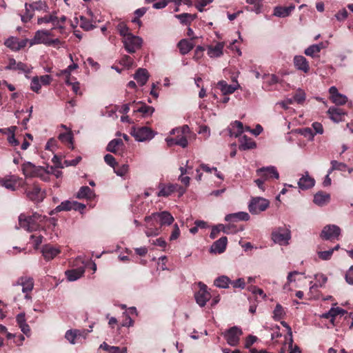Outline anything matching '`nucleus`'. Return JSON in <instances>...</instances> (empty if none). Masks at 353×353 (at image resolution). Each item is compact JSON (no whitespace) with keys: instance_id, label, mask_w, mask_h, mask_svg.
<instances>
[{"instance_id":"f257e3e1","label":"nucleus","mask_w":353,"mask_h":353,"mask_svg":"<svg viewBox=\"0 0 353 353\" xmlns=\"http://www.w3.org/2000/svg\"><path fill=\"white\" fill-rule=\"evenodd\" d=\"M46 221H49L50 223L55 225L56 221L54 219L42 216L37 212H34L32 215H26L23 213L19 216V224L20 227L28 232L37 230L41 223H46Z\"/></svg>"},{"instance_id":"f03ea898","label":"nucleus","mask_w":353,"mask_h":353,"mask_svg":"<svg viewBox=\"0 0 353 353\" xmlns=\"http://www.w3.org/2000/svg\"><path fill=\"white\" fill-rule=\"evenodd\" d=\"M21 169L26 177H39L43 181L50 180V171L42 166H36L27 161L23 163Z\"/></svg>"},{"instance_id":"7ed1b4c3","label":"nucleus","mask_w":353,"mask_h":353,"mask_svg":"<svg viewBox=\"0 0 353 353\" xmlns=\"http://www.w3.org/2000/svg\"><path fill=\"white\" fill-rule=\"evenodd\" d=\"M51 32L48 30H37L32 39L29 40L30 46L35 44L43 43L48 46L55 47L61 44L59 39H50Z\"/></svg>"},{"instance_id":"20e7f679","label":"nucleus","mask_w":353,"mask_h":353,"mask_svg":"<svg viewBox=\"0 0 353 353\" xmlns=\"http://www.w3.org/2000/svg\"><path fill=\"white\" fill-rule=\"evenodd\" d=\"M20 286L21 287L22 292L25 294V299L27 300L31 299L30 293L34 288L33 278L28 276L19 277L15 283H13V291L17 292Z\"/></svg>"},{"instance_id":"39448f33","label":"nucleus","mask_w":353,"mask_h":353,"mask_svg":"<svg viewBox=\"0 0 353 353\" xmlns=\"http://www.w3.org/2000/svg\"><path fill=\"white\" fill-rule=\"evenodd\" d=\"M25 193L26 196L34 203H40L46 197V191L42 190L40 185L34 183L32 185H28Z\"/></svg>"},{"instance_id":"423d86ee","label":"nucleus","mask_w":353,"mask_h":353,"mask_svg":"<svg viewBox=\"0 0 353 353\" xmlns=\"http://www.w3.org/2000/svg\"><path fill=\"white\" fill-rule=\"evenodd\" d=\"M290 239V230L285 228H279L272 233V241L281 245H288Z\"/></svg>"},{"instance_id":"0eeeda50","label":"nucleus","mask_w":353,"mask_h":353,"mask_svg":"<svg viewBox=\"0 0 353 353\" xmlns=\"http://www.w3.org/2000/svg\"><path fill=\"white\" fill-rule=\"evenodd\" d=\"M123 43L128 52L134 53L141 48L142 39L139 37L134 36L132 34L125 37V39H123Z\"/></svg>"},{"instance_id":"6e6552de","label":"nucleus","mask_w":353,"mask_h":353,"mask_svg":"<svg viewBox=\"0 0 353 353\" xmlns=\"http://www.w3.org/2000/svg\"><path fill=\"white\" fill-rule=\"evenodd\" d=\"M268 200L261 198H253L249 204V210L252 214H258L265 210L269 206Z\"/></svg>"},{"instance_id":"1a4fd4ad","label":"nucleus","mask_w":353,"mask_h":353,"mask_svg":"<svg viewBox=\"0 0 353 353\" xmlns=\"http://www.w3.org/2000/svg\"><path fill=\"white\" fill-rule=\"evenodd\" d=\"M242 330L236 326L232 327L223 333V336L227 343L231 346L238 345L240 336L242 335Z\"/></svg>"},{"instance_id":"9d476101","label":"nucleus","mask_w":353,"mask_h":353,"mask_svg":"<svg viewBox=\"0 0 353 353\" xmlns=\"http://www.w3.org/2000/svg\"><path fill=\"white\" fill-rule=\"evenodd\" d=\"M341 234V229L336 225H325L321 234L320 236L323 240L338 239Z\"/></svg>"},{"instance_id":"9b49d317","label":"nucleus","mask_w":353,"mask_h":353,"mask_svg":"<svg viewBox=\"0 0 353 353\" xmlns=\"http://www.w3.org/2000/svg\"><path fill=\"white\" fill-rule=\"evenodd\" d=\"M131 134L138 141H144L153 137V132L150 128L146 126L133 128Z\"/></svg>"},{"instance_id":"f8f14e48","label":"nucleus","mask_w":353,"mask_h":353,"mask_svg":"<svg viewBox=\"0 0 353 353\" xmlns=\"http://www.w3.org/2000/svg\"><path fill=\"white\" fill-rule=\"evenodd\" d=\"M28 43V39L19 40L17 37H10L5 41L4 45L11 50L17 52L25 48Z\"/></svg>"},{"instance_id":"ddd939ff","label":"nucleus","mask_w":353,"mask_h":353,"mask_svg":"<svg viewBox=\"0 0 353 353\" xmlns=\"http://www.w3.org/2000/svg\"><path fill=\"white\" fill-rule=\"evenodd\" d=\"M199 290L195 294L196 303L201 307H203L206 303L210 299L211 295L207 290V286L202 283H199Z\"/></svg>"},{"instance_id":"4468645a","label":"nucleus","mask_w":353,"mask_h":353,"mask_svg":"<svg viewBox=\"0 0 353 353\" xmlns=\"http://www.w3.org/2000/svg\"><path fill=\"white\" fill-rule=\"evenodd\" d=\"M327 114L331 120L335 123L344 121L347 112L343 109L335 107H330L327 110Z\"/></svg>"},{"instance_id":"2eb2a0df","label":"nucleus","mask_w":353,"mask_h":353,"mask_svg":"<svg viewBox=\"0 0 353 353\" xmlns=\"http://www.w3.org/2000/svg\"><path fill=\"white\" fill-rule=\"evenodd\" d=\"M18 181V177L14 175L0 177V185L10 191H15L17 190Z\"/></svg>"},{"instance_id":"dca6fc26","label":"nucleus","mask_w":353,"mask_h":353,"mask_svg":"<svg viewBox=\"0 0 353 353\" xmlns=\"http://www.w3.org/2000/svg\"><path fill=\"white\" fill-rule=\"evenodd\" d=\"M178 186L177 184L160 183L158 186L159 190L157 195L158 196H169L176 190Z\"/></svg>"},{"instance_id":"f3484780","label":"nucleus","mask_w":353,"mask_h":353,"mask_svg":"<svg viewBox=\"0 0 353 353\" xmlns=\"http://www.w3.org/2000/svg\"><path fill=\"white\" fill-rule=\"evenodd\" d=\"M41 252L44 259L50 261L57 256L61 252V250L52 245L47 244L42 248Z\"/></svg>"},{"instance_id":"a211bd4d","label":"nucleus","mask_w":353,"mask_h":353,"mask_svg":"<svg viewBox=\"0 0 353 353\" xmlns=\"http://www.w3.org/2000/svg\"><path fill=\"white\" fill-rule=\"evenodd\" d=\"M256 173L259 176L265 179H268L271 177L279 179V174L276 168L273 166L261 168L256 170Z\"/></svg>"},{"instance_id":"6ab92c4d","label":"nucleus","mask_w":353,"mask_h":353,"mask_svg":"<svg viewBox=\"0 0 353 353\" xmlns=\"http://www.w3.org/2000/svg\"><path fill=\"white\" fill-rule=\"evenodd\" d=\"M6 70H19L24 73H29L30 68L28 65L22 62H17L13 58L9 59L8 65L6 67Z\"/></svg>"},{"instance_id":"aec40b11","label":"nucleus","mask_w":353,"mask_h":353,"mask_svg":"<svg viewBox=\"0 0 353 353\" xmlns=\"http://www.w3.org/2000/svg\"><path fill=\"white\" fill-rule=\"evenodd\" d=\"M294 65L298 70H301L304 73H307L310 70L309 63L303 56H295L294 57Z\"/></svg>"},{"instance_id":"412c9836","label":"nucleus","mask_w":353,"mask_h":353,"mask_svg":"<svg viewBox=\"0 0 353 353\" xmlns=\"http://www.w3.org/2000/svg\"><path fill=\"white\" fill-rule=\"evenodd\" d=\"M132 105L134 106L133 112L141 113L142 117H146L149 115H151L154 110V109L152 107L148 106L145 103L142 102H134Z\"/></svg>"},{"instance_id":"4be33fe9","label":"nucleus","mask_w":353,"mask_h":353,"mask_svg":"<svg viewBox=\"0 0 353 353\" xmlns=\"http://www.w3.org/2000/svg\"><path fill=\"white\" fill-rule=\"evenodd\" d=\"M156 216L161 226L170 225L174 221L172 215L168 211L156 213Z\"/></svg>"},{"instance_id":"5701e85b","label":"nucleus","mask_w":353,"mask_h":353,"mask_svg":"<svg viewBox=\"0 0 353 353\" xmlns=\"http://www.w3.org/2000/svg\"><path fill=\"white\" fill-rule=\"evenodd\" d=\"M228 243L227 237L223 236L216 241L210 248V252L213 253H222L225 251Z\"/></svg>"},{"instance_id":"b1692460","label":"nucleus","mask_w":353,"mask_h":353,"mask_svg":"<svg viewBox=\"0 0 353 353\" xmlns=\"http://www.w3.org/2000/svg\"><path fill=\"white\" fill-rule=\"evenodd\" d=\"M85 272L84 267H79L75 269L67 270L65 275L70 281H74L81 278Z\"/></svg>"},{"instance_id":"393cba45","label":"nucleus","mask_w":353,"mask_h":353,"mask_svg":"<svg viewBox=\"0 0 353 353\" xmlns=\"http://www.w3.org/2000/svg\"><path fill=\"white\" fill-rule=\"evenodd\" d=\"M330 194L323 192H318L314 196V203L319 206L326 205L330 202Z\"/></svg>"},{"instance_id":"a878e982","label":"nucleus","mask_w":353,"mask_h":353,"mask_svg":"<svg viewBox=\"0 0 353 353\" xmlns=\"http://www.w3.org/2000/svg\"><path fill=\"white\" fill-rule=\"evenodd\" d=\"M315 181L306 172L299 181L298 185L301 189H308L314 185Z\"/></svg>"},{"instance_id":"bb28decb","label":"nucleus","mask_w":353,"mask_h":353,"mask_svg":"<svg viewBox=\"0 0 353 353\" xmlns=\"http://www.w3.org/2000/svg\"><path fill=\"white\" fill-rule=\"evenodd\" d=\"M15 129V126H12L10 128L0 130V131L2 132L3 133L8 134V141L10 144L14 146H17L20 143L19 140L17 139L14 137Z\"/></svg>"},{"instance_id":"cd10ccee","label":"nucleus","mask_w":353,"mask_h":353,"mask_svg":"<svg viewBox=\"0 0 353 353\" xmlns=\"http://www.w3.org/2000/svg\"><path fill=\"white\" fill-rule=\"evenodd\" d=\"M148 77L149 75L148 71L143 68H139L134 75V79H136L141 86L146 83Z\"/></svg>"},{"instance_id":"c85d7f7f","label":"nucleus","mask_w":353,"mask_h":353,"mask_svg":"<svg viewBox=\"0 0 353 353\" xmlns=\"http://www.w3.org/2000/svg\"><path fill=\"white\" fill-rule=\"evenodd\" d=\"M224 44L223 43H218L214 46H210L208 48V54L210 57H219L223 54V49Z\"/></svg>"},{"instance_id":"c756f323","label":"nucleus","mask_w":353,"mask_h":353,"mask_svg":"<svg viewBox=\"0 0 353 353\" xmlns=\"http://www.w3.org/2000/svg\"><path fill=\"white\" fill-rule=\"evenodd\" d=\"M294 6L288 7L276 6L274 9V15L279 17H285L294 9Z\"/></svg>"},{"instance_id":"7c9ffc66","label":"nucleus","mask_w":353,"mask_h":353,"mask_svg":"<svg viewBox=\"0 0 353 353\" xmlns=\"http://www.w3.org/2000/svg\"><path fill=\"white\" fill-rule=\"evenodd\" d=\"M167 144L168 146H172L174 145H180L183 148H185L188 147V141L187 137L185 136H181L180 139H176L174 138H167L165 139Z\"/></svg>"},{"instance_id":"2f4dec72","label":"nucleus","mask_w":353,"mask_h":353,"mask_svg":"<svg viewBox=\"0 0 353 353\" xmlns=\"http://www.w3.org/2000/svg\"><path fill=\"white\" fill-rule=\"evenodd\" d=\"M250 219V215L247 212H239L237 213H233L226 215L225 219L227 221H236V220H241V221H248Z\"/></svg>"},{"instance_id":"473e14b6","label":"nucleus","mask_w":353,"mask_h":353,"mask_svg":"<svg viewBox=\"0 0 353 353\" xmlns=\"http://www.w3.org/2000/svg\"><path fill=\"white\" fill-rule=\"evenodd\" d=\"M323 48L324 46L322 42L318 44L312 45L305 50L304 53L307 56L314 57Z\"/></svg>"},{"instance_id":"72a5a7b5","label":"nucleus","mask_w":353,"mask_h":353,"mask_svg":"<svg viewBox=\"0 0 353 353\" xmlns=\"http://www.w3.org/2000/svg\"><path fill=\"white\" fill-rule=\"evenodd\" d=\"M178 48L182 54H185L194 48V44L190 41L182 39L179 42Z\"/></svg>"},{"instance_id":"f704fd0d","label":"nucleus","mask_w":353,"mask_h":353,"mask_svg":"<svg viewBox=\"0 0 353 353\" xmlns=\"http://www.w3.org/2000/svg\"><path fill=\"white\" fill-rule=\"evenodd\" d=\"M256 143L252 139L248 138L246 136H243L241 139V144L239 145L240 150H250L256 148Z\"/></svg>"},{"instance_id":"c9c22d12","label":"nucleus","mask_w":353,"mask_h":353,"mask_svg":"<svg viewBox=\"0 0 353 353\" xmlns=\"http://www.w3.org/2000/svg\"><path fill=\"white\" fill-rule=\"evenodd\" d=\"M218 85L223 94H232L239 87L238 83H236V85L234 86L228 85L225 81H220L218 83Z\"/></svg>"},{"instance_id":"e433bc0d","label":"nucleus","mask_w":353,"mask_h":353,"mask_svg":"<svg viewBox=\"0 0 353 353\" xmlns=\"http://www.w3.org/2000/svg\"><path fill=\"white\" fill-rule=\"evenodd\" d=\"M53 18H54V21H52L54 26L53 29H59L60 32H62L65 29L64 23L67 19L66 17L62 15L61 17H58L53 13Z\"/></svg>"},{"instance_id":"4c0bfd02","label":"nucleus","mask_w":353,"mask_h":353,"mask_svg":"<svg viewBox=\"0 0 353 353\" xmlns=\"http://www.w3.org/2000/svg\"><path fill=\"white\" fill-rule=\"evenodd\" d=\"M231 283V280L226 276H221L214 280L215 286L220 288H228Z\"/></svg>"},{"instance_id":"58836bf2","label":"nucleus","mask_w":353,"mask_h":353,"mask_svg":"<svg viewBox=\"0 0 353 353\" xmlns=\"http://www.w3.org/2000/svg\"><path fill=\"white\" fill-rule=\"evenodd\" d=\"M93 194V191L88 186H82L77 192V198L91 199Z\"/></svg>"},{"instance_id":"ea45409f","label":"nucleus","mask_w":353,"mask_h":353,"mask_svg":"<svg viewBox=\"0 0 353 353\" xmlns=\"http://www.w3.org/2000/svg\"><path fill=\"white\" fill-rule=\"evenodd\" d=\"M123 144V141L121 139H114L108 144L106 150L110 152L117 154L118 152V148Z\"/></svg>"},{"instance_id":"a19ab883","label":"nucleus","mask_w":353,"mask_h":353,"mask_svg":"<svg viewBox=\"0 0 353 353\" xmlns=\"http://www.w3.org/2000/svg\"><path fill=\"white\" fill-rule=\"evenodd\" d=\"M79 26L85 31L92 30L95 26L93 24L92 21L87 19L85 17L80 16Z\"/></svg>"},{"instance_id":"79ce46f5","label":"nucleus","mask_w":353,"mask_h":353,"mask_svg":"<svg viewBox=\"0 0 353 353\" xmlns=\"http://www.w3.org/2000/svg\"><path fill=\"white\" fill-rule=\"evenodd\" d=\"M154 212H152L150 215L146 216L145 217V225L146 228H148V230L146 231V234L148 236H152L153 234V230L152 227L154 225Z\"/></svg>"},{"instance_id":"37998d69","label":"nucleus","mask_w":353,"mask_h":353,"mask_svg":"<svg viewBox=\"0 0 353 353\" xmlns=\"http://www.w3.org/2000/svg\"><path fill=\"white\" fill-rule=\"evenodd\" d=\"M305 92L302 90H298L296 94L294 95L293 99L289 100V103H292L293 101H295L299 104H301L305 101Z\"/></svg>"},{"instance_id":"c03bdc74","label":"nucleus","mask_w":353,"mask_h":353,"mask_svg":"<svg viewBox=\"0 0 353 353\" xmlns=\"http://www.w3.org/2000/svg\"><path fill=\"white\" fill-rule=\"evenodd\" d=\"M74 201H63L59 205H58L55 210L57 212H61V211H68L71 210H74Z\"/></svg>"},{"instance_id":"a18cd8bd","label":"nucleus","mask_w":353,"mask_h":353,"mask_svg":"<svg viewBox=\"0 0 353 353\" xmlns=\"http://www.w3.org/2000/svg\"><path fill=\"white\" fill-rule=\"evenodd\" d=\"M176 17L180 20L181 23L183 24H188L192 21L196 17V15L183 13L176 15Z\"/></svg>"},{"instance_id":"49530a36","label":"nucleus","mask_w":353,"mask_h":353,"mask_svg":"<svg viewBox=\"0 0 353 353\" xmlns=\"http://www.w3.org/2000/svg\"><path fill=\"white\" fill-rule=\"evenodd\" d=\"M28 5H29L30 8L31 10H32L33 11H34V10H39V11L46 10V9L48 8L46 3L45 1H39L33 2L32 3H28Z\"/></svg>"},{"instance_id":"de8ad7c7","label":"nucleus","mask_w":353,"mask_h":353,"mask_svg":"<svg viewBox=\"0 0 353 353\" xmlns=\"http://www.w3.org/2000/svg\"><path fill=\"white\" fill-rule=\"evenodd\" d=\"M262 2L263 0H246L247 3L253 6L252 11H254L256 14H259L261 12V9L263 7Z\"/></svg>"},{"instance_id":"09e8293b","label":"nucleus","mask_w":353,"mask_h":353,"mask_svg":"<svg viewBox=\"0 0 353 353\" xmlns=\"http://www.w3.org/2000/svg\"><path fill=\"white\" fill-rule=\"evenodd\" d=\"M25 8V12L21 14V21L23 23H27L32 18L34 11L30 8L28 3H26Z\"/></svg>"},{"instance_id":"8fccbe9b","label":"nucleus","mask_w":353,"mask_h":353,"mask_svg":"<svg viewBox=\"0 0 353 353\" xmlns=\"http://www.w3.org/2000/svg\"><path fill=\"white\" fill-rule=\"evenodd\" d=\"M117 31L119 32V34H121V36L123 37V39H125V37H127V36L128 34H132L131 32H130L129 31V28L127 26V25L123 23V22H121L118 24L117 27Z\"/></svg>"},{"instance_id":"3c124183","label":"nucleus","mask_w":353,"mask_h":353,"mask_svg":"<svg viewBox=\"0 0 353 353\" xmlns=\"http://www.w3.org/2000/svg\"><path fill=\"white\" fill-rule=\"evenodd\" d=\"M345 310L341 308V307H332L330 308V314L331 315V322L332 323H334V319L336 316L340 315V316H343L345 314Z\"/></svg>"},{"instance_id":"603ef678","label":"nucleus","mask_w":353,"mask_h":353,"mask_svg":"<svg viewBox=\"0 0 353 353\" xmlns=\"http://www.w3.org/2000/svg\"><path fill=\"white\" fill-rule=\"evenodd\" d=\"M176 133H181V136L187 137L188 134L190 133V128L188 125H183V126L180 128H176L175 129H173L171 132V134H174Z\"/></svg>"},{"instance_id":"864d4df0","label":"nucleus","mask_w":353,"mask_h":353,"mask_svg":"<svg viewBox=\"0 0 353 353\" xmlns=\"http://www.w3.org/2000/svg\"><path fill=\"white\" fill-rule=\"evenodd\" d=\"M331 165L332 168L329 170V174H331L335 170L344 171L347 168V165L345 163L338 162L336 161H332Z\"/></svg>"},{"instance_id":"5fc2aeb1","label":"nucleus","mask_w":353,"mask_h":353,"mask_svg":"<svg viewBox=\"0 0 353 353\" xmlns=\"http://www.w3.org/2000/svg\"><path fill=\"white\" fill-rule=\"evenodd\" d=\"M300 273L297 271H293V272H290L289 274H288V282L287 283H285L284 285H283V290H285V291H290L291 289L290 288V284L292 282H294L295 281V279H293V276L294 275H297V274H299Z\"/></svg>"},{"instance_id":"6e6d98bb","label":"nucleus","mask_w":353,"mask_h":353,"mask_svg":"<svg viewBox=\"0 0 353 353\" xmlns=\"http://www.w3.org/2000/svg\"><path fill=\"white\" fill-rule=\"evenodd\" d=\"M332 102L336 105H341L346 103L347 98L346 96L339 93L332 99Z\"/></svg>"},{"instance_id":"4d7b16f0","label":"nucleus","mask_w":353,"mask_h":353,"mask_svg":"<svg viewBox=\"0 0 353 353\" xmlns=\"http://www.w3.org/2000/svg\"><path fill=\"white\" fill-rule=\"evenodd\" d=\"M133 59L128 55H123L119 63L125 67L130 68L133 64Z\"/></svg>"},{"instance_id":"13d9d810","label":"nucleus","mask_w":353,"mask_h":353,"mask_svg":"<svg viewBox=\"0 0 353 353\" xmlns=\"http://www.w3.org/2000/svg\"><path fill=\"white\" fill-rule=\"evenodd\" d=\"M41 88L39 77H35L32 79L30 88L32 91L39 93Z\"/></svg>"},{"instance_id":"bf43d9fd","label":"nucleus","mask_w":353,"mask_h":353,"mask_svg":"<svg viewBox=\"0 0 353 353\" xmlns=\"http://www.w3.org/2000/svg\"><path fill=\"white\" fill-rule=\"evenodd\" d=\"M285 315V312L283 308L280 304H277L274 310V319L279 320L282 319Z\"/></svg>"},{"instance_id":"052dcab7","label":"nucleus","mask_w":353,"mask_h":353,"mask_svg":"<svg viewBox=\"0 0 353 353\" xmlns=\"http://www.w3.org/2000/svg\"><path fill=\"white\" fill-rule=\"evenodd\" d=\"M78 332H74L73 330H68L65 332V339L72 344H75L77 338V333Z\"/></svg>"},{"instance_id":"680f3d73","label":"nucleus","mask_w":353,"mask_h":353,"mask_svg":"<svg viewBox=\"0 0 353 353\" xmlns=\"http://www.w3.org/2000/svg\"><path fill=\"white\" fill-rule=\"evenodd\" d=\"M59 140L65 143L72 144V135L71 133H61L59 136Z\"/></svg>"},{"instance_id":"e2e57ef3","label":"nucleus","mask_w":353,"mask_h":353,"mask_svg":"<svg viewBox=\"0 0 353 353\" xmlns=\"http://www.w3.org/2000/svg\"><path fill=\"white\" fill-rule=\"evenodd\" d=\"M230 285L234 288H241L243 289L245 286V282L243 279L239 278L235 281H232L230 283Z\"/></svg>"},{"instance_id":"0e129e2a","label":"nucleus","mask_w":353,"mask_h":353,"mask_svg":"<svg viewBox=\"0 0 353 353\" xmlns=\"http://www.w3.org/2000/svg\"><path fill=\"white\" fill-rule=\"evenodd\" d=\"M333 254V250H329L327 251H321L318 252V256L322 260H328L331 258Z\"/></svg>"},{"instance_id":"69168bd1","label":"nucleus","mask_w":353,"mask_h":353,"mask_svg":"<svg viewBox=\"0 0 353 353\" xmlns=\"http://www.w3.org/2000/svg\"><path fill=\"white\" fill-rule=\"evenodd\" d=\"M248 290L254 294H259L263 299H266V294L264 293L262 289L257 288L256 286H251L248 288Z\"/></svg>"},{"instance_id":"338daca9","label":"nucleus","mask_w":353,"mask_h":353,"mask_svg":"<svg viewBox=\"0 0 353 353\" xmlns=\"http://www.w3.org/2000/svg\"><path fill=\"white\" fill-rule=\"evenodd\" d=\"M105 162L110 166L115 168V165H117L115 158L111 154H105L104 157Z\"/></svg>"},{"instance_id":"774afa93","label":"nucleus","mask_w":353,"mask_h":353,"mask_svg":"<svg viewBox=\"0 0 353 353\" xmlns=\"http://www.w3.org/2000/svg\"><path fill=\"white\" fill-rule=\"evenodd\" d=\"M345 280L349 284L353 285V265H352L347 272Z\"/></svg>"}]
</instances>
